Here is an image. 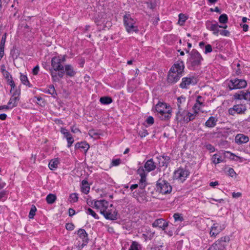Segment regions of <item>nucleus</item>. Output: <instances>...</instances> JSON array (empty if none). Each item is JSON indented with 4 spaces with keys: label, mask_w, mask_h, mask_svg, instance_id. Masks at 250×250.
<instances>
[{
    "label": "nucleus",
    "mask_w": 250,
    "mask_h": 250,
    "mask_svg": "<svg viewBox=\"0 0 250 250\" xmlns=\"http://www.w3.org/2000/svg\"><path fill=\"white\" fill-rule=\"evenodd\" d=\"M185 65L182 60H178L171 67L167 77V82L170 84L177 83L182 76Z\"/></svg>",
    "instance_id": "nucleus-1"
},
{
    "label": "nucleus",
    "mask_w": 250,
    "mask_h": 250,
    "mask_svg": "<svg viewBox=\"0 0 250 250\" xmlns=\"http://www.w3.org/2000/svg\"><path fill=\"white\" fill-rule=\"evenodd\" d=\"M155 110L162 120L167 121L171 117V107L166 103L159 101L155 105Z\"/></svg>",
    "instance_id": "nucleus-2"
},
{
    "label": "nucleus",
    "mask_w": 250,
    "mask_h": 250,
    "mask_svg": "<svg viewBox=\"0 0 250 250\" xmlns=\"http://www.w3.org/2000/svg\"><path fill=\"white\" fill-rule=\"evenodd\" d=\"M203 60V59L199 52L196 49H192L189 53L187 63L192 69H194L201 64V62Z\"/></svg>",
    "instance_id": "nucleus-3"
},
{
    "label": "nucleus",
    "mask_w": 250,
    "mask_h": 250,
    "mask_svg": "<svg viewBox=\"0 0 250 250\" xmlns=\"http://www.w3.org/2000/svg\"><path fill=\"white\" fill-rule=\"evenodd\" d=\"M172 187L166 180L159 179L156 185V190L163 194L170 193L172 191Z\"/></svg>",
    "instance_id": "nucleus-4"
},
{
    "label": "nucleus",
    "mask_w": 250,
    "mask_h": 250,
    "mask_svg": "<svg viewBox=\"0 0 250 250\" xmlns=\"http://www.w3.org/2000/svg\"><path fill=\"white\" fill-rule=\"evenodd\" d=\"M124 22L126 30L128 33L131 32L137 33L138 32L137 27L134 26L136 21L131 17L129 14H126L124 16Z\"/></svg>",
    "instance_id": "nucleus-5"
},
{
    "label": "nucleus",
    "mask_w": 250,
    "mask_h": 250,
    "mask_svg": "<svg viewBox=\"0 0 250 250\" xmlns=\"http://www.w3.org/2000/svg\"><path fill=\"white\" fill-rule=\"evenodd\" d=\"M190 172L186 168H179L174 172L173 178L181 182H184L189 176Z\"/></svg>",
    "instance_id": "nucleus-6"
},
{
    "label": "nucleus",
    "mask_w": 250,
    "mask_h": 250,
    "mask_svg": "<svg viewBox=\"0 0 250 250\" xmlns=\"http://www.w3.org/2000/svg\"><path fill=\"white\" fill-rule=\"evenodd\" d=\"M247 82L242 79H235L230 81V83L229 84V89L232 90L234 89H240L243 88L247 86Z\"/></svg>",
    "instance_id": "nucleus-7"
},
{
    "label": "nucleus",
    "mask_w": 250,
    "mask_h": 250,
    "mask_svg": "<svg viewBox=\"0 0 250 250\" xmlns=\"http://www.w3.org/2000/svg\"><path fill=\"white\" fill-rule=\"evenodd\" d=\"M137 173L141 177L139 182V188L141 189H144L147 184L146 177V174L144 167H139L137 170Z\"/></svg>",
    "instance_id": "nucleus-8"
},
{
    "label": "nucleus",
    "mask_w": 250,
    "mask_h": 250,
    "mask_svg": "<svg viewBox=\"0 0 250 250\" xmlns=\"http://www.w3.org/2000/svg\"><path fill=\"white\" fill-rule=\"evenodd\" d=\"M197 83V80L194 77H184L180 84V87L183 89H188V86L191 85H195Z\"/></svg>",
    "instance_id": "nucleus-9"
},
{
    "label": "nucleus",
    "mask_w": 250,
    "mask_h": 250,
    "mask_svg": "<svg viewBox=\"0 0 250 250\" xmlns=\"http://www.w3.org/2000/svg\"><path fill=\"white\" fill-rule=\"evenodd\" d=\"M186 99L183 96L179 97L177 98V106L178 107V111L176 113V119L178 120L180 118V116H183L182 113L184 107L186 105Z\"/></svg>",
    "instance_id": "nucleus-10"
},
{
    "label": "nucleus",
    "mask_w": 250,
    "mask_h": 250,
    "mask_svg": "<svg viewBox=\"0 0 250 250\" xmlns=\"http://www.w3.org/2000/svg\"><path fill=\"white\" fill-rule=\"evenodd\" d=\"M51 68L54 71L62 70L64 66L62 64L61 59L59 57H54L52 58L51 61Z\"/></svg>",
    "instance_id": "nucleus-11"
},
{
    "label": "nucleus",
    "mask_w": 250,
    "mask_h": 250,
    "mask_svg": "<svg viewBox=\"0 0 250 250\" xmlns=\"http://www.w3.org/2000/svg\"><path fill=\"white\" fill-rule=\"evenodd\" d=\"M246 110L245 104H236L233 105L232 108L229 109V113L231 115H233L235 113L241 114L244 113Z\"/></svg>",
    "instance_id": "nucleus-12"
},
{
    "label": "nucleus",
    "mask_w": 250,
    "mask_h": 250,
    "mask_svg": "<svg viewBox=\"0 0 250 250\" xmlns=\"http://www.w3.org/2000/svg\"><path fill=\"white\" fill-rule=\"evenodd\" d=\"M109 206V203L105 200H97L94 201V208L99 209L100 213L102 214L103 210L106 211Z\"/></svg>",
    "instance_id": "nucleus-13"
},
{
    "label": "nucleus",
    "mask_w": 250,
    "mask_h": 250,
    "mask_svg": "<svg viewBox=\"0 0 250 250\" xmlns=\"http://www.w3.org/2000/svg\"><path fill=\"white\" fill-rule=\"evenodd\" d=\"M182 113H183V115L180 116V118L178 121H181L182 120H183L185 122L188 123L190 121H192L195 119L196 114L198 113V112L195 110V112L194 113H191L184 110Z\"/></svg>",
    "instance_id": "nucleus-14"
},
{
    "label": "nucleus",
    "mask_w": 250,
    "mask_h": 250,
    "mask_svg": "<svg viewBox=\"0 0 250 250\" xmlns=\"http://www.w3.org/2000/svg\"><path fill=\"white\" fill-rule=\"evenodd\" d=\"M206 27L208 29L212 31L213 34H217L219 32V24L215 21H208L206 23Z\"/></svg>",
    "instance_id": "nucleus-15"
},
{
    "label": "nucleus",
    "mask_w": 250,
    "mask_h": 250,
    "mask_svg": "<svg viewBox=\"0 0 250 250\" xmlns=\"http://www.w3.org/2000/svg\"><path fill=\"white\" fill-rule=\"evenodd\" d=\"M102 214L107 220H116L118 219V211L116 209L112 211L108 209L105 212L103 210Z\"/></svg>",
    "instance_id": "nucleus-16"
},
{
    "label": "nucleus",
    "mask_w": 250,
    "mask_h": 250,
    "mask_svg": "<svg viewBox=\"0 0 250 250\" xmlns=\"http://www.w3.org/2000/svg\"><path fill=\"white\" fill-rule=\"evenodd\" d=\"M77 234L80 237L82 240V244L81 246H79L80 248H83L84 246H86L88 242V234L86 233V231L83 229H80L78 230Z\"/></svg>",
    "instance_id": "nucleus-17"
},
{
    "label": "nucleus",
    "mask_w": 250,
    "mask_h": 250,
    "mask_svg": "<svg viewBox=\"0 0 250 250\" xmlns=\"http://www.w3.org/2000/svg\"><path fill=\"white\" fill-rule=\"evenodd\" d=\"M152 225L154 228L158 227L162 230H165L168 225V223L164 219L159 218L155 220Z\"/></svg>",
    "instance_id": "nucleus-18"
},
{
    "label": "nucleus",
    "mask_w": 250,
    "mask_h": 250,
    "mask_svg": "<svg viewBox=\"0 0 250 250\" xmlns=\"http://www.w3.org/2000/svg\"><path fill=\"white\" fill-rule=\"evenodd\" d=\"M157 159L158 160L159 167H167L170 160V157L165 155L157 157Z\"/></svg>",
    "instance_id": "nucleus-19"
},
{
    "label": "nucleus",
    "mask_w": 250,
    "mask_h": 250,
    "mask_svg": "<svg viewBox=\"0 0 250 250\" xmlns=\"http://www.w3.org/2000/svg\"><path fill=\"white\" fill-rule=\"evenodd\" d=\"M144 168L147 172H149L155 169L156 166L153 161V159L151 158L148 160L145 163Z\"/></svg>",
    "instance_id": "nucleus-20"
},
{
    "label": "nucleus",
    "mask_w": 250,
    "mask_h": 250,
    "mask_svg": "<svg viewBox=\"0 0 250 250\" xmlns=\"http://www.w3.org/2000/svg\"><path fill=\"white\" fill-rule=\"evenodd\" d=\"M89 147V144L85 141L78 142L75 145V149H81L83 150L85 154H86Z\"/></svg>",
    "instance_id": "nucleus-21"
},
{
    "label": "nucleus",
    "mask_w": 250,
    "mask_h": 250,
    "mask_svg": "<svg viewBox=\"0 0 250 250\" xmlns=\"http://www.w3.org/2000/svg\"><path fill=\"white\" fill-rule=\"evenodd\" d=\"M64 70L66 76L70 77H74L76 74V71L71 64L65 65Z\"/></svg>",
    "instance_id": "nucleus-22"
},
{
    "label": "nucleus",
    "mask_w": 250,
    "mask_h": 250,
    "mask_svg": "<svg viewBox=\"0 0 250 250\" xmlns=\"http://www.w3.org/2000/svg\"><path fill=\"white\" fill-rule=\"evenodd\" d=\"M249 140V137L242 134H237L235 138V142L238 144L246 143L248 142Z\"/></svg>",
    "instance_id": "nucleus-23"
},
{
    "label": "nucleus",
    "mask_w": 250,
    "mask_h": 250,
    "mask_svg": "<svg viewBox=\"0 0 250 250\" xmlns=\"http://www.w3.org/2000/svg\"><path fill=\"white\" fill-rule=\"evenodd\" d=\"M229 241L228 236L222 237L220 239V250H224Z\"/></svg>",
    "instance_id": "nucleus-24"
},
{
    "label": "nucleus",
    "mask_w": 250,
    "mask_h": 250,
    "mask_svg": "<svg viewBox=\"0 0 250 250\" xmlns=\"http://www.w3.org/2000/svg\"><path fill=\"white\" fill-rule=\"evenodd\" d=\"M20 100V98L18 97H14L12 96L10 98L9 102H8V104L11 107V109H12L13 107H15L18 105V102Z\"/></svg>",
    "instance_id": "nucleus-25"
},
{
    "label": "nucleus",
    "mask_w": 250,
    "mask_h": 250,
    "mask_svg": "<svg viewBox=\"0 0 250 250\" xmlns=\"http://www.w3.org/2000/svg\"><path fill=\"white\" fill-rule=\"evenodd\" d=\"M90 189V187L88 185V182L86 180H83L82 182V187H81V190L85 194H87Z\"/></svg>",
    "instance_id": "nucleus-26"
},
{
    "label": "nucleus",
    "mask_w": 250,
    "mask_h": 250,
    "mask_svg": "<svg viewBox=\"0 0 250 250\" xmlns=\"http://www.w3.org/2000/svg\"><path fill=\"white\" fill-rule=\"evenodd\" d=\"M59 163L60 162L58 158L52 159L49 163L48 167L51 170H53L58 167Z\"/></svg>",
    "instance_id": "nucleus-27"
},
{
    "label": "nucleus",
    "mask_w": 250,
    "mask_h": 250,
    "mask_svg": "<svg viewBox=\"0 0 250 250\" xmlns=\"http://www.w3.org/2000/svg\"><path fill=\"white\" fill-rule=\"evenodd\" d=\"M217 121V120L214 117L211 116L206 122V125L209 127H213L216 125Z\"/></svg>",
    "instance_id": "nucleus-28"
},
{
    "label": "nucleus",
    "mask_w": 250,
    "mask_h": 250,
    "mask_svg": "<svg viewBox=\"0 0 250 250\" xmlns=\"http://www.w3.org/2000/svg\"><path fill=\"white\" fill-rule=\"evenodd\" d=\"M20 80L21 81V83L26 86H28L29 87H32V85L30 83L29 81H28V78L26 75L21 74L20 76Z\"/></svg>",
    "instance_id": "nucleus-29"
},
{
    "label": "nucleus",
    "mask_w": 250,
    "mask_h": 250,
    "mask_svg": "<svg viewBox=\"0 0 250 250\" xmlns=\"http://www.w3.org/2000/svg\"><path fill=\"white\" fill-rule=\"evenodd\" d=\"M203 98L201 96H198L196 99V103L193 106V109L196 110V109H199L200 108V106L203 105V103L202 102Z\"/></svg>",
    "instance_id": "nucleus-30"
},
{
    "label": "nucleus",
    "mask_w": 250,
    "mask_h": 250,
    "mask_svg": "<svg viewBox=\"0 0 250 250\" xmlns=\"http://www.w3.org/2000/svg\"><path fill=\"white\" fill-rule=\"evenodd\" d=\"M100 102L103 104H108L112 102V99L108 96L102 97L100 99Z\"/></svg>",
    "instance_id": "nucleus-31"
},
{
    "label": "nucleus",
    "mask_w": 250,
    "mask_h": 250,
    "mask_svg": "<svg viewBox=\"0 0 250 250\" xmlns=\"http://www.w3.org/2000/svg\"><path fill=\"white\" fill-rule=\"evenodd\" d=\"M49 72L51 76L53 82H59L60 79L56 73L57 71H54L52 69H49Z\"/></svg>",
    "instance_id": "nucleus-32"
},
{
    "label": "nucleus",
    "mask_w": 250,
    "mask_h": 250,
    "mask_svg": "<svg viewBox=\"0 0 250 250\" xmlns=\"http://www.w3.org/2000/svg\"><path fill=\"white\" fill-rule=\"evenodd\" d=\"M56 196L53 194L50 193L46 197V201L48 204H52L56 200Z\"/></svg>",
    "instance_id": "nucleus-33"
},
{
    "label": "nucleus",
    "mask_w": 250,
    "mask_h": 250,
    "mask_svg": "<svg viewBox=\"0 0 250 250\" xmlns=\"http://www.w3.org/2000/svg\"><path fill=\"white\" fill-rule=\"evenodd\" d=\"M223 170L228 175L230 176L231 177H233L234 176L236 175L235 172L234 171V169L232 168L229 167H225L224 168Z\"/></svg>",
    "instance_id": "nucleus-34"
},
{
    "label": "nucleus",
    "mask_w": 250,
    "mask_h": 250,
    "mask_svg": "<svg viewBox=\"0 0 250 250\" xmlns=\"http://www.w3.org/2000/svg\"><path fill=\"white\" fill-rule=\"evenodd\" d=\"M214 225L211 227L209 234L211 237H215L219 234V230L217 229V227L214 226Z\"/></svg>",
    "instance_id": "nucleus-35"
},
{
    "label": "nucleus",
    "mask_w": 250,
    "mask_h": 250,
    "mask_svg": "<svg viewBox=\"0 0 250 250\" xmlns=\"http://www.w3.org/2000/svg\"><path fill=\"white\" fill-rule=\"evenodd\" d=\"M86 213L87 214L91 215L93 216L95 219H98L99 216L98 215L90 208H85Z\"/></svg>",
    "instance_id": "nucleus-36"
},
{
    "label": "nucleus",
    "mask_w": 250,
    "mask_h": 250,
    "mask_svg": "<svg viewBox=\"0 0 250 250\" xmlns=\"http://www.w3.org/2000/svg\"><path fill=\"white\" fill-rule=\"evenodd\" d=\"M47 92L53 97H55L57 95V93L56 92L55 87L53 85H50L49 86V88L47 91Z\"/></svg>",
    "instance_id": "nucleus-37"
},
{
    "label": "nucleus",
    "mask_w": 250,
    "mask_h": 250,
    "mask_svg": "<svg viewBox=\"0 0 250 250\" xmlns=\"http://www.w3.org/2000/svg\"><path fill=\"white\" fill-rule=\"evenodd\" d=\"M37 208L34 205H32L30 209L28 217L30 219H33L34 216L35 215Z\"/></svg>",
    "instance_id": "nucleus-38"
},
{
    "label": "nucleus",
    "mask_w": 250,
    "mask_h": 250,
    "mask_svg": "<svg viewBox=\"0 0 250 250\" xmlns=\"http://www.w3.org/2000/svg\"><path fill=\"white\" fill-rule=\"evenodd\" d=\"M179 21L178 23L181 25H182L188 19L187 16H186L184 14L181 13L179 15Z\"/></svg>",
    "instance_id": "nucleus-39"
},
{
    "label": "nucleus",
    "mask_w": 250,
    "mask_h": 250,
    "mask_svg": "<svg viewBox=\"0 0 250 250\" xmlns=\"http://www.w3.org/2000/svg\"><path fill=\"white\" fill-rule=\"evenodd\" d=\"M60 131L62 134L64 136V137L66 139L70 136H71L72 135L70 133V132L65 128L61 127Z\"/></svg>",
    "instance_id": "nucleus-40"
},
{
    "label": "nucleus",
    "mask_w": 250,
    "mask_h": 250,
    "mask_svg": "<svg viewBox=\"0 0 250 250\" xmlns=\"http://www.w3.org/2000/svg\"><path fill=\"white\" fill-rule=\"evenodd\" d=\"M228 18L226 14L220 15V23H226L228 22Z\"/></svg>",
    "instance_id": "nucleus-41"
},
{
    "label": "nucleus",
    "mask_w": 250,
    "mask_h": 250,
    "mask_svg": "<svg viewBox=\"0 0 250 250\" xmlns=\"http://www.w3.org/2000/svg\"><path fill=\"white\" fill-rule=\"evenodd\" d=\"M7 81L8 83L11 86L10 92L11 93L12 92V90H14L15 87V83L13 80H12V76H10V79H8V80H7Z\"/></svg>",
    "instance_id": "nucleus-42"
},
{
    "label": "nucleus",
    "mask_w": 250,
    "mask_h": 250,
    "mask_svg": "<svg viewBox=\"0 0 250 250\" xmlns=\"http://www.w3.org/2000/svg\"><path fill=\"white\" fill-rule=\"evenodd\" d=\"M78 195L76 193H73L70 194L69 198L72 202H76L78 200Z\"/></svg>",
    "instance_id": "nucleus-43"
},
{
    "label": "nucleus",
    "mask_w": 250,
    "mask_h": 250,
    "mask_svg": "<svg viewBox=\"0 0 250 250\" xmlns=\"http://www.w3.org/2000/svg\"><path fill=\"white\" fill-rule=\"evenodd\" d=\"M138 246L139 244L137 242L133 241L128 250H139Z\"/></svg>",
    "instance_id": "nucleus-44"
},
{
    "label": "nucleus",
    "mask_w": 250,
    "mask_h": 250,
    "mask_svg": "<svg viewBox=\"0 0 250 250\" xmlns=\"http://www.w3.org/2000/svg\"><path fill=\"white\" fill-rule=\"evenodd\" d=\"M208 250H219V242L215 241Z\"/></svg>",
    "instance_id": "nucleus-45"
},
{
    "label": "nucleus",
    "mask_w": 250,
    "mask_h": 250,
    "mask_svg": "<svg viewBox=\"0 0 250 250\" xmlns=\"http://www.w3.org/2000/svg\"><path fill=\"white\" fill-rule=\"evenodd\" d=\"M234 99L241 100L244 99V91H240L239 93H235L234 95Z\"/></svg>",
    "instance_id": "nucleus-46"
},
{
    "label": "nucleus",
    "mask_w": 250,
    "mask_h": 250,
    "mask_svg": "<svg viewBox=\"0 0 250 250\" xmlns=\"http://www.w3.org/2000/svg\"><path fill=\"white\" fill-rule=\"evenodd\" d=\"M6 33H5L3 36H2L0 43V47H4L5 46V43L6 42Z\"/></svg>",
    "instance_id": "nucleus-47"
},
{
    "label": "nucleus",
    "mask_w": 250,
    "mask_h": 250,
    "mask_svg": "<svg viewBox=\"0 0 250 250\" xmlns=\"http://www.w3.org/2000/svg\"><path fill=\"white\" fill-rule=\"evenodd\" d=\"M66 140L67 142V147H70L74 143V139L73 138L72 135H71V136L67 138Z\"/></svg>",
    "instance_id": "nucleus-48"
},
{
    "label": "nucleus",
    "mask_w": 250,
    "mask_h": 250,
    "mask_svg": "<svg viewBox=\"0 0 250 250\" xmlns=\"http://www.w3.org/2000/svg\"><path fill=\"white\" fill-rule=\"evenodd\" d=\"M173 218L175 221H182L183 220V217L179 213H174L173 215Z\"/></svg>",
    "instance_id": "nucleus-49"
},
{
    "label": "nucleus",
    "mask_w": 250,
    "mask_h": 250,
    "mask_svg": "<svg viewBox=\"0 0 250 250\" xmlns=\"http://www.w3.org/2000/svg\"><path fill=\"white\" fill-rule=\"evenodd\" d=\"M220 34L224 36L229 37L230 35V32L227 30L220 29Z\"/></svg>",
    "instance_id": "nucleus-50"
},
{
    "label": "nucleus",
    "mask_w": 250,
    "mask_h": 250,
    "mask_svg": "<svg viewBox=\"0 0 250 250\" xmlns=\"http://www.w3.org/2000/svg\"><path fill=\"white\" fill-rule=\"evenodd\" d=\"M146 122L149 125H152L154 123V119L152 116H149L147 118L146 120Z\"/></svg>",
    "instance_id": "nucleus-51"
},
{
    "label": "nucleus",
    "mask_w": 250,
    "mask_h": 250,
    "mask_svg": "<svg viewBox=\"0 0 250 250\" xmlns=\"http://www.w3.org/2000/svg\"><path fill=\"white\" fill-rule=\"evenodd\" d=\"M121 163V160L120 159H113L111 163L112 166H118Z\"/></svg>",
    "instance_id": "nucleus-52"
},
{
    "label": "nucleus",
    "mask_w": 250,
    "mask_h": 250,
    "mask_svg": "<svg viewBox=\"0 0 250 250\" xmlns=\"http://www.w3.org/2000/svg\"><path fill=\"white\" fill-rule=\"evenodd\" d=\"M75 226L72 223H66L65 228L67 230H72L74 229Z\"/></svg>",
    "instance_id": "nucleus-53"
},
{
    "label": "nucleus",
    "mask_w": 250,
    "mask_h": 250,
    "mask_svg": "<svg viewBox=\"0 0 250 250\" xmlns=\"http://www.w3.org/2000/svg\"><path fill=\"white\" fill-rule=\"evenodd\" d=\"M212 47L210 44H208L205 45V50L204 52L205 54L210 53L212 51Z\"/></svg>",
    "instance_id": "nucleus-54"
},
{
    "label": "nucleus",
    "mask_w": 250,
    "mask_h": 250,
    "mask_svg": "<svg viewBox=\"0 0 250 250\" xmlns=\"http://www.w3.org/2000/svg\"><path fill=\"white\" fill-rule=\"evenodd\" d=\"M13 91L14 92H13L12 96L19 97V96H20V93H21L20 89L15 88L14 90H13Z\"/></svg>",
    "instance_id": "nucleus-55"
},
{
    "label": "nucleus",
    "mask_w": 250,
    "mask_h": 250,
    "mask_svg": "<svg viewBox=\"0 0 250 250\" xmlns=\"http://www.w3.org/2000/svg\"><path fill=\"white\" fill-rule=\"evenodd\" d=\"M88 134L91 137L93 138L96 137L99 135V134L96 132L94 130H90Z\"/></svg>",
    "instance_id": "nucleus-56"
},
{
    "label": "nucleus",
    "mask_w": 250,
    "mask_h": 250,
    "mask_svg": "<svg viewBox=\"0 0 250 250\" xmlns=\"http://www.w3.org/2000/svg\"><path fill=\"white\" fill-rule=\"evenodd\" d=\"M57 71H58V73L57 74L59 78L60 79L62 78L63 77L64 73H65L64 68H62V70H58Z\"/></svg>",
    "instance_id": "nucleus-57"
},
{
    "label": "nucleus",
    "mask_w": 250,
    "mask_h": 250,
    "mask_svg": "<svg viewBox=\"0 0 250 250\" xmlns=\"http://www.w3.org/2000/svg\"><path fill=\"white\" fill-rule=\"evenodd\" d=\"M225 155H226V156L229 157L230 158V159H231L232 160H235L234 158L235 157H237V158L240 159V157L235 156L234 154L231 153L229 152H227V153L225 154Z\"/></svg>",
    "instance_id": "nucleus-58"
},
{
    "label": "nucleus",
    "mask_w": 250,
    "mask_h": 250,
    "mask_svg": "<svg viewBox=\"0 0 250 250\" xmlns=\"http://www.w3.org/2000/svg\"><path fill=\"white\" fill-rule=\"evenodd\" d=\"M153 21V23L154 25H156L158 24V21H160V19L158 15L156 16L155 17H153L152 19Z\"/></svg>",
    "instance_id": "nucleus-59"
},
{
    "label": "nucleus",
    "mask_w": 250,
    "mask_h": 250,
    "mask_svg": "<svg viewBox=\"0 0 250 250\" xmlns=\"http://www.w3.org/2000/svg\"><path fill=\"white\" fill-rule=\"evenodd\" d=\"M39 66L38 65H36L34 67V68L32 70V73L34 75H36L38 74V72L39 71Z\"/></svg>",
    "instance_id": "nucleus-60"
},
{
    "label": "nucleus",
    "mask_w": 250,
    "mask_h": 250,
    "mask_svg": "<svg viewBox=\"0 0 250 250\" xmlns=\"http://www.w3.org/2000/svg\"><path fill=\"white\" fill-rule=\"evenodd\" d=\"M217 154H214L212 158V162L215 164L219 163V157H217Z\"/></svg>",
    "instance_id": "nucleus-61"
},
{
    "label": "nucleus",
    "mask_w": 250,
    "mask_h": 250,
    "mask_svg": "<svg viewBox=\"0 0 250 250\" xmlns=\"http://www.w3.org/2000/svg\"><path fill=\"white\" fill-rule=\"evenodd\" d=\"M244 99L250 101V92H244Z\"/></svg>",
    "instance_id": "nucleus-62"
},
{
    "label": "nucleus",
    "mask_w": 250,
    "mask_h": 250,
    "mask_svg": "<svg viewBox=\"0 0 250 250\" xmlns=\"http://www.w3.org/2000/svg\"><path fill=\"white\" fill-rule=\"evenodd\" d=\"M206 148L207 149L209 150L210 152H214L215 150L214 147L210 144H208L206 145Z\"/></svg>",
    "instance_id": "nucleus-63"
},
{
    "label": "nucleus",
    "mask_w": 250,
    "mask_h": 250,
    "mask_svg": "<svg viewBox=\"0 0 250 250\" xmlns=\"http://www.w3.org/2000/svg\"><path fill=\"white\" fill-rule=\"evenodd\" d=\"M140 136L143 138L145 137L148 134L147 131L146 130L143 131L142 132H140Z\"/></svg>",
    "instance_id": "nucleus-64"
}]
</instances>
